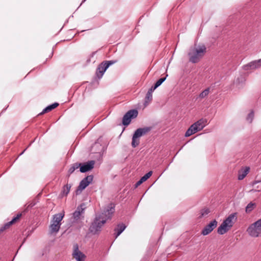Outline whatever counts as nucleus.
<instances>
[{"label":"nucleus","instance_id":"15","mask_svg":"<svg viewBox=\"0 0 261 261\" xmlns=\"http://www.w3.org/2000/svg\"><path fill=\"white\" fill-rule=\"evenodd\" d=\"M206 120L201 119L192 124L194 127L196 128L197 131H199L202 129L205 126Z\"/></svg>","mask_w":261,"mask_h":261},{"label":"nucleus","instance_id":"34","mask_svg":"<svg viewBox=\"0 0 261 261\" xmlns=\"http://www.w3.org/2000/svg\"><path fill=\"white\" fill-rule=\"evenodd\" d=\"M25 150H26V149H24V150H23V151L20 153V155L24 153V152L25 151Z\"/></svg>","mask_w":261,"mask_h":261},{"label":"nucleus","instance_id":"29","mask_svg":"<svg viewBox=\"0 0 261 261\" xmlns=\"http://www.w3.org/2000/svg\"><path fill=\"white\" fill-rule=\"evenodd\" d=\"M82 214L80 212L75 211L73 214V217L75 220H77L80 218V216Z\"/></svg>","mask_w":261,"mask_h":261},{"label":"nucleus","instance_id":"19","mask_svg":"<svg viewBox=\"0 0 261 261\" xmlns=\"http://www.w3.org/2000/svg\"><path fill=\"white\" fill-rule=\"evenodd\" d=\"M249 170V168L246 167L244 170L240 171L238 175V179L242 180L247 175Z\"/></svg>","mask_w":261,"mask_h":261},{"label":"nucleus","instance_id":"17","mask_svg":"<svg viewBox=\"0 0 261 261\" xmlns=\"http://www.w3.org/2000/svg\"><path fill=\"white\" fill-rule=\"evenodd\" d=\"M58 106H59V103L57 102H55L49 106H48L44 109H43V110L40 113V114H43L46 113L47 112H48L51 111L52 110L54 109L55 108H56Z\"/></svg>","mask_w":261,"mask_h":261},{"label":"nucleus","instance_id":"27","mask_svg":"<svg viewBox=\"0 0 261 261\" xmlns=\"http://www.w3.org/2000/svg\"><path fill=\"white\" fill-rule=\"evenodd\" d=\"M152 171H149L145 174L143 177L141 178V179L143 181H145L147 179H148L152 175Z\"/></svg>","mask_w":261,"mask_h":261},{"label":"nucleus","instance_id":"25","mask_svg":"<svg viewBox=\"0 0 261 261\" xmlns=\"http://www.w3.org/2000/svg\"><path fill=\"white\" fill-rule=\"evenodd\" d=\"M71 187V185L70 184H66L65 186H64L62 191L63 194L67 195L69 193Z\"/></svg>","mask_w":261,"mask_h":261},{"label":"nucleus","instance_id":"6","mask_svg":"<svg viewBox=\"0 0 261 261\" xmlns=\"http://www.w3.org/2000/svg\"><path fill=\"white\" fill-rule=\"evenodd\" d=\"M248 234L253 238L261 236V219L251 224L247 229Z\"/></svg>","mask_w":261,"mask_h":261},{"label":"nucleus","instance_id":"30","mask_svg":"<svg viewBox=\"0 0 261 261\" xmlns=\"http://www.w3.org/2000/svg\"><path fill=\"white\" fill-rule=\"evenodd\" d=\"M84 206V204H82L80 206H79L75 211L80 212L81 214H83L84 212L85 208L83 207Z\"/></svg>","mask_w":261,"mask_h":261},{"label":"nucleus","instance_id":"11","mask_svg":"<svg viewBox=\"0 0 261 261\" xmlns=\"http://www.w3.org/2000/svg\"><path fill=\"white\" fill-rule=\"evenodd\" d=\"M94 161H90L83 164H81L80 171L82 173L88 172L94 168Z\"/></svg>","mask_w":261,"mask_h":261},{"label":"nucleus","instance_id":"26","mask_svg":"<svg viewBox=\"0 0 261 261\" xmlns=\"http://www.w3.org/2000/svg\"><path fill=\"white\" fill-rule=\"evenodd\" d=\"M167 76L168 75H166L165 77L160 78L159 80H158L154 84L155 88H158L165 81L166 76Z\"/></svg>","mask_w":261,"mask_h":261},{"label":"nucleus","instance_id":"3","mask_svg":"<svg viewBox=\"0 0 261 261\" xmlns=\"http://www.w3.org/2000/svg\"><path fill=\"white\" fill-rule=\"evenodd\" d=\"M205 51L206 47L204 45L190 49L188 53L189 61L193 63H197L203 56Z\"/></svg>","mask_w":261,"mask_h":261},{"label":"nucleus","instance_id":"35","mask_svg":"<svg viewBox=\"0 0 261 261\" xmlns=\"http://www.w3.org/2000/svg\"><path fill=\"white\" fill-rule=\"evenodd\" d=\"M85 1H86V0H84V1L82 2V3H84Z\"/></svg>","mask_w":261,"mask_h":261},{"label":"nucleus","instance_id":"10","mask_svg":"<svg viewBox=\"0 0 261 261\" xmlns=\"http://www.w3.org/2000/svg\"><path fill=\"white\" fill-rule=\"evenodd\" d=\"M72 253L73 257L77 261H84L86 256L84 254L79 250L78 245H74Z\"/></svg>","mask_w":261,"mask_h":261},{"label":"nucleus","instance_id":"32","mask_svg":"<svg viewBox=\"0 0 261 261\" xmlns=\"http://www.w3.org/2000/svg\"><path fill=\"white\" fill-rule=\"evenodd\" d=\"M156 88H155V85H154L153 86H152L149 89V90L147 92H150V94H152V92L153 91L156 89Z\"/></svg>","mask_w":261,"mask_h":261},{"label":"nucleus","instance_id":"7","mask_svg":"<svg viewBox=\"0 0 261 261\" xmlns=\"http://www.w3.org/2000/svg\"><path fill=\"white\" fill-rule=\"evenodd\" d=\"M93 176L88 175L83 178L80 182L75 192L76 195L81 194L82 191L84 190L93 180Z\"/></svg>","mask_w":261,"mask_h":261},{"label":"nucleus","instance_id":"12","mask_svg":"<svg viewBox=\"0 0 261 261\" xmlns=\"http://www.w3.org/2000/svg\"><path fill=\"white\" fill-rule=\"evenodd\" d=\"M261 67V59L258 60L253 61L250 62L247 65L244 66L245 70H248L249 69H255L259 68Z\"/></svg>","mask_w":261,"mask_h":261},{"label":"nucleus","instance_id":"4","mask_svg":"<svg viewBox=\"0 0 261 261\" xmlns=\"http://www.w3.org/2000/svg\"><path fill=\"white\" fill-rule=\"evenodd\" d=\"M151 130L150 127L139 128L135 130L132 138V146L136 147L140 143L139 138L146 134Z\"/></svg>","mask_w":261,"mask_h":261},{"label":"nucleus","instance_id":"2","mask_svg":"<svg viewBox=\"0 0 261 261\" xmlns=\"http://www.w3.org/2000/svg\"><path fill=\"white\" fill-rule=\"evenodd\" d=\"M237 220V214L234 213L229 215L217 229V232L223 234L227 232L233 225Z\"/></svg>","mask_w":261,"mask_h":261},{"label":"nucleus","instance_id":"21","mask_svg":"<svg viewBox=\"0 0 261 261\" xmlns=\"http://www.w3.org/2000/svg\"><path fill=\"white\" fill-rule=\"evenodd\" d=\"M81 165V163L77 164L75 163L68 170V173L69 174H72L75 169H78L79 167H80V166Z\"/></svg>","mask_w":261,"mask_h":261},{"label":"nucleus","instance_id":"23","mask_svg":"<svg viewBox=\"0 0 261 261\" xmlns=\"http://www.w3.org/2000/svg\"><path fill=\"white\" fill-rule=\"evenodd\" d=\"M210 211L208 208H204L203 209H202L200 211V216H199V218H202L203 217L206 216L210 213Z\"/></svg>","mask_w":261,"mask_h":261},{"label":"nucleus","instance_id":"33","mask_svg":"<svg viewBox=\"0 0 261 261\" xmlns=\"http://www.w3.org/2000/svg\"><path fill=\"white\" fill-rule=\"evenodd\" d=\"M143 182V181L140 179L139 181H138L136 184H135V187L137 188L139 186H140L141 184H142Z\"/></svg>","mask_w":261,"mask_h":261},{"label":"nucleus","instance_id":"28","mask_svg":"<svg viewBox=\"0 0 261 261\" xmlns=\"http://www.w3.org/2000/svg\"><path fill=\"white\" fill-rule=\"evenodd\" d=\"M254 117V113L253 111H251L248 115L246 118L247 120L251 123L252 121L253 118Z\"/></svg>","mask_w":261,"mask_h":261},{"label":"nucleus","instance_id":"5","mask_svg":"<svg viewBox=\"0 0 261 261\" xmlns=\"http://www.w3.org/2000/svg\"><path fill=\"white\" fill-rule=\"evenodd\" d=\"M64 214L59 213L55 215L49 226L50 233H57L61 225V221L62 220Z\"/></svg>","mask_w":261,"mask_h":261},{"label":"nucleus","instance_id":"9","mask_svg":"<svg viewBox=\"0 0 261 261\" xmlns=\"http://www.w3.org/2000/svg\"><path fill=\"white\" fill-rule=\"evenodd\" d=\"M217 223L218 222L216 220L212 221L203 228L201 234L203 236H206L210 233L217 227Z\"/></svg>","mask_w":261,"mask_h":261},{"label":"nucleus","instance_id":"13","mask_svg":"<svg viewBox=\"0 0 261 261\" xmlns=\"http://www.w3.org/2000/svg\"><path fill=\"white\" fill-rule=\"evenodd\" d=\"M108 68V66L105 64L104 62H102L98 65L96 72V75L98 79L102 77Z\"/></svg>","mask_w":261,"mask_h":261},{"label":"nucleus","instance_id":"24","mask_svg":"<svg viewBox=\"0 0 261 261\" xmlns=\"http://www.w3.org/2000/svg\"><path fill=\"white\" fill-rule=\"evenodd\" d=\"M152 99V94L150 92H147L145 96V105H146Z\"/></svg>","mask_w":261,"mask_h":261},{"label":"nucleus","instance_id":"16","mask_svg":"<svg viewBox=\"0 0 261 261\" xmlns=\"http://www.w3.org/2000/svg\"><path fill=\"white\" fill-rule=\"evenodd\" d=\"M126 226L123 224H119L116 228H115V238H117L125 229Z\"/></svg>","mask_w":261,"mask_h":261},{"label":"nucleus","instance_id":"1","mask_svg":"<svg viewBox=\"0 0 261 261\" xmlns=\"http://www.w3.org/2000/svg\"><path fill=\"white\" fill-rule=\"evenodd\" d=\"M114 211V207L111 204L103 213L96 216L89 228L90 231L93 234L100 231L102 226L107 220L111 219Z\"/></svg>","mask_w":261,"mask_h":261},{"label":"nucleus","instance_id":"22","mask_svg":"<svg viewBox=\"0 0 261 261\" xmlns=\"http://www.w3.org/2000/svg\"><path fill=\"white\" fill-rule=\"evenodd\" d=\"M255 206V204L254 203L250 202L246 207V212L247 213L251 212L254 209Z\"/></svg>","mask_w":261,"mask_h":261},{"label":"nucleus","instance_id":"20","mask_svg":"<svg viewBox=\"0 0 261 261\" xmlns=\"http://www.w3.org/2000/svg\"><path fill=\"white\" fill-rule=\"evenodd\" d=\"M197 129L195 128L194 126L192 125H191V126L188 128V129L187 130V132L185 133V136L186 137H189L191 136L192 135L195 134L196 133Z\"/></svg>","mask_w":261,"mask_h":261},{"label":"nucleus","instance_id":"18","mask_svg":"<svg viewBox=\"0 0 261 261\" xmlns=\"http://www.w3.org/2000/svg\"><path fill=\"white\" fill-rule=\"evenodd\" d=\"M210 92V88L208 87L205 90H204L203 91H202L198 96L196 98V99H199L200 100L203 99L204 98L208 96V94Z\"/></svg>","mask_w":261,"mask_h":261},{"label":"nucleus","instance_id":"14","mask_svg":"<svg viewBox=\"0 0 261 261\" xmlns=\"http://www.w3.org/2000/svg\"><path fill=\"white\" fill-rule=\"evenodd\" d=\"M21 216V214H17L16 217L13 218L11 221L6 223L3 226L0 228V233L2 232L5 229H8L12 224H14L18 220Z\"/></svg>","mask_w":261,"mask_h":261},{"label":"nucleus","instance_id":"31","mask_svg":"<svg viewBox=\"0 0 261 261\" xmlns=\"http://www.w3.org/2000/svg\"><path fill=\"white\" fill-rule=\"evenodd\" d=\"M103 62H105V64L108 66V67L109 68L110 65L116 63L117 62V60L105 61Z\"/></svg>","mask_w":261,"mask_h":261},{"label":"nucleus","instance_id":"8","mask_svg":"<svg viewBox=\"0 0 261 261\" xmlns=\"http://www.w3.org/2000/svg\"><path fill=\"white\" fill-rule=\"evenodd\" d=\"M138 114V111L136 110H131L128 111L123 117V125L125 126L128 125L131 121V119L137 117Z\"/></svg>","mask_w":261,"mask_h":261}]
</instances>
